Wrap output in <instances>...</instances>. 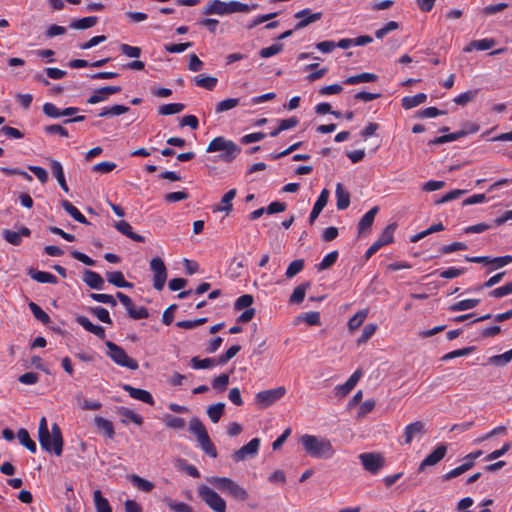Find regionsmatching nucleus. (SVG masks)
Listing matches in <instances>:
<instances>
[{"label":"nucleus","mask_w":512,"mask_h":512,"mask_svg":"<svg viewBox=\"0 0 512 512\" xmlns=\"http://www.w3.org/2000/svg\"><path fill=\"white\" fill-rule=\"evenodd\" d=\"M38 440L41 448L48 452L60 456L63 452V436L58 424L54 423L51 427V433L48 429L46 417H42L39 422Z\"/></svg>","instance_id":"obj_1"},{"label":"nucleus","mask_w":512,"mask_h":512,"mask_svg":"<svg viewBox=\"0 0 512 512\" xmlns=\"http://www.w3.org/2000/svg\"><path fill=\"white\" fill-rule=\"evenodd\" d=\"M305 452L316 459H330L335 454L331 441L325 437L305 434L300 438Z\"/></svg>","instance_id":"obj_2"},{"label":"nucleus","mask_w":512,"mask_h":512,"mask_svg":"<svg viewBox=\"0 0 512 512\" xmlns=\"http://www.w3.org/2000/svg\"><path fill=\"white\" fill-rule=\"evenodd\" d=\"M256 8V4L249 6L248 4L239 1L224 2L221 0H212L203 7V14L223 16L233 13H248L252 9Z\"/></svg>","instance_id":"obj_3"},{"label":"nucleus","mask_w":512,"mask_h":512,"mask_svg":"<svg viewBox=\"0 0 512 512\" xmlns=\"http://www.w3.org/2000/svg\"><path fill=\"white\" fill-rule=\"evenodd\" d=\"M208 483L226 493L238 501H246L249 498L247 490L228 477L212 476L207 478Z\"/></svg>","instance_id":"obj_4"},{"label":"nucleus","mask_w":512,"mask_h":512,"mask_svg":"<svg viewBox=\"0 0 512 512\" xmlns=\"http://www.w3.org/2000/svg\"><path fill=\"white\" fill-rule=\"evenodd\" d=\"M221 152L220 158L224 162H232L241 152V148L232 140L223 136L215 137L210 141L206 148V152Z\"/></svg>","instance_id":"obj_5"},{"label":"nucleus","mask_w":512,"mask_h":512,"mask_svg":"<svg viewBox=\"0 0 512 512\" xmlns=\"http://www.w3.org/2000/svg\"><path fill=\"white\" fill-rule=\"evenodd\" d=\"M189 431L196 436L200 447L207 455L212 458L217 457L216 448L212 443L204 424L199 418L194 417L190 420Z\"/></svg>","instance_id":"obj_6"},{"label":"nucleus","mask_w":512,"mask_h":512,"mask_svg":"<svg viewBox=\"0 0 512 512\" xmlns=\"http://www.w3.org/2000/svg\"><path fill=\"white\" fill-rule=\"evenodd\" d=\"M105 344L108 348L107 355L115 364L130 370H137L139 368L138 362L135 359L129 357L122 347L111 341H106Z\"/></svg>","instance_id":"obj_7"},{"label":"nucleus","mask_w":512,"mask_h":512,"mask_svg":"<svg viewBox=\"0 0 512 512\" xmlns=\"http://www.w3.org/2000/svg\"><path fill=\"white\" fill-rule=\"evenodd\" d=\"M198 496L214 512H226L225 500L209 486H198Z\"/></svg>","instance_id":"obj_8"},{"label":"nucleus","mask_w":512,"mask_h":512,"mask_svg":"<svg viewBox=\"0 0 512 512\" xmlns=\"http://www.w3.org/2000/svg\"><path fill=\"white\" fill-rule=\"evenodd\" d=\"M363 468L372 475L378 474L385 466V458L376 452H364L358 456Z\"/></svg>","instance_id":"obj_9"},{"label":"nucleus","mask_w":512,"mask_h":512,"mask_svg":"<svg viewBox=\"0 0 512 512\" xmlns=\"http://www.w3.org/2000/svg\"><path fill=\"white\" fill-rule=\"evenodd\" d=\"M150 269L153 272V287L161 291L167 280V269L164 261L160 257L152 258L150 261Z\"/></svg>","instance_id":"obj_10"},{"label":"nucleus","mask_w":512,"mask_h":512,"mask_svg":"<svg viewBox=\"0 0 512 512\" xmlns=\"http://www.w3.org/2000/svg\"><path fill=\"white\" fill-rule=\"evenodd\" d=\"M285 393L286 389L284 387H277L274 389L261 391L256 394L255 402L260 407L267 408L274 404L277 400L281 399Z\"/></svg>","instance_id":"obj_11"},{"label":"nucleus","mask_w":512,"mask_h":512,"mask_svg":"<svg viewBox=\"0 0 512 512\" xmlns=\"http://www.w3.org/2000/svg\"><path fill=\"white\" fill-rule=\"evenodd\" d=\"M260 446V439L253 438L247 444L242 446L240 449L235 451L232 455V458L235 462H240L245 460L248 457H253L258 453Z\"/></svg>","instance_id":"obj_12"},{"label":"nucleus","mask_w":512,"mask_h":512,"mask_svg":"<svg viewBox=\"0 0 512 512\" xmlns=\"http://www.w3.org/2000/svg\"><path fill=\"white\" fill-rule=\"evenodd\" d=\"M447 453V446L439 444L419 465L418 471L423 472L427 466L439 463Z\"/></svg>","instance_id":"obj_13"},{"label":"nucleus","mask_w":512,"mask_h":512,"mask_svg":"<svg viewBox=\"0 0 512 512\" xmlns=\"http://www.w3.org/2000/svg\"><path fill=\"white\" fill-rule=\"evenodd\" d=\"M120 91H121L120 86L101 87V88L95 90V92L87 99V103L94 105V104H97L100 102H104V101L108 100L110 95L119 93Z\"/></svg>","instance_id":"obj_14"},{"label":"nucleus","mask_w":512,"mask_h":512,"mask_svg":"<svg viewBox=\"0 0 512 512\" xmlns=\"http://www.w3.org/2000/svg\"><path fill=\"white\" fill-rule=\"evenodd\" d=\"M295 18L300 21L295 25V30H299L305 28L309 24L316 22L322 18L321 12L312 13L311 9L305 8L303 10L298 11L295 15Z\"/></svg>","instance_id":"obj_15"},{"label":"nucleus","mask_w":512,"mask_h":512,"mask_svg":"<svg viewBox=\"0 0 512 512\" xmlns=\"http://www.w3.org/2000/svg\"><path fill=\"white\" fill-rule=\"evenodd\" d=\"M123 389L128 392L129 396L133 399L139 400L143 403L153 406L155 404L154 398L147 390L135 388L131 385L125 384Z\"/></svg>","instance_id":"obj_16"},{"label":"nucleus","mask_w":512,"mask_h":512,"mask_svg":"<svg viewBox=\"0 0 512 512\" xmlns=\"http://www.w3.org/2000/svg\"><path fill=\"white\" fill-rule=\"evenodd\" d=\"M76 322L81 325L86 331L94 334L99 339H105V329L100 325L93 324L86 316H78Z\"/></svg>","instance_id":"obj_17"},{"label":"nucleus","mask_w":512,"mask_h":512,"mask_svg":"<svg viewBox=\"0 0 512 512\" xmlns=\"http://www.w3.org/2000/svg\"><path fill=\"white\" fill-rule=\"evenodd\" d=\"M49 164H50L51 172H52L53 176L57 179L61 189L64 192L68 193L69 188L66 183L65 174H64L62 164L58 160H55V159H49Z\"/></svg>","instance_id":"obj_18"},{"label":"nucleus","mask_w":512,"mask_h":512,"mask_svg":"<svg viewBox=\"0 0 512 512\" xmlns=\"http://www.w3.org/2000/svg\"><path fill=\"white\" fill-rule=\"evenodd\" d=\"M114 227L119 233L125 235L135 242L144 243L146 241L144 236L132 231V226L127 221L121 220L116 222Z\"/></svg>","instance_id":"obj_19"},{"label":"nucleus","mask_w":512,"mask_h":512,"mask_svg":"<svg viewBox=\"0 0 512 512\" xmlns=\"http://www.w3.org/2000/svg\"><path fill=\"white\" fill-rule=\"evenodd\" d=\"M329 199V191L327 189H323L318 196V199L314 203V206L312 208V211L309 216V223L313 224L314 221L317 219L323 208L327 205Z\"/></svg>","instance_id":"obj_20"},{"label":"nucleus","mask_w":512,"mask_h":512,"mask_svg":"<svg viewBox=\"0 0 512 512\" xmlns=\"http://www.w3.org/2000/svg\"><path fill=\"white\" fill-rule=\"evenodd\" d=\"M237 191L235 188L227 191L221 198L220 204L213 208V212H226L229 214L233 208L232 201L235 198Z\"/></svg>","instance_id":"obj_21"},{"label":"nucleus","mask_w":512,"mask_h":512,"mask_svg":"<svg viewBox=\"0 0 512 512\" xmlns=\"http://www.w3.org/2000/svg\"><path fill=\"white\" fill-rule=\"evenodd\" d=\"M361 376L362 371L357 369L344 384L337 385L336 390L338 395L346 396L356 386Z\"/></svg>","instance_id":"obj_22"},{"label":"nucleus","mask_w":512,"mask_h":512,"mask_svg":"<svg viewBox=\"0 0 512 512\" xmlns=\"http://www.w3.org/2000/svg\"><path fill=\"white\" fill-rule=\"evenodd\" d=\"M496 45L494 38H483L471 41L463 50L464 52H471L472 50L484 51L493 48Z\"/></svg>","instance_id":"obj_23"},{"label":"nucleus","mask_w":512,"mask_h":512,"mask_svg":"<svg viewBox=\"0 0 512 512\" xmlns=\"http://www.w3.org/2000/svg\"><path fill=\"white\" fill-rule=\"evenodd\" d=\"M83 281L92 289L101 290L104 285V280L101 275L92 270H85L83 274Z\"/></svg>","instance_id":"obj_24"},{"label":"nucleus","mask_w":512,"mask_h":512,"mask_svg":"<svg viewBox=\"0 0 512 512\" xmlns=\"http://www.w3.org/2000/svg\"><path fill=\"white\" fill-rule=\"evenodd\" d=\"M424 433V423L416 421L408 424L404 429L405 444H410L416 435Z\"/></svg>","instance_id":"obj_25"},{"label":"nucleus","mask_w":512,"mask_h":512,"mask_svg":"<svg viewBox=\"0 0 512 512\" xmlns=\"http://www.w3.org/2000/svg\"><path fill=\"white\" fill-rule=\"evenodd\" d=\"M378 76L374 73L363 72L357 75L349 76L344 80L346 85H356L360 83L376 82Z\"/></svg>","instance_id":"obj_26"},{"label":"nucleus","mask_w":512,"mask_h":512,"mask_svg":"<svg viewBox=\"0 0 512 512\" xmlns=\"http://www.w3.org/2000/svg\"><path fill=\"white\" fill-rule=\"evenodd\" d=\"M61 206L77 222H79L81 224H86V225L89 224L87 218L70 201L62 200Z\"/></svg>","instance_id":"obj_27"},{"label":"nucleus","mask_w":512,"mask_h":512,"mask_svg":"<svg viewBox=\"0 0 512 512\" xmlns=\"http://www.w3.org/2000/svg\"><path fill=\"white\" fill-rule=\"evenodd\" d=\"M336 206L338 210H344L350 205V194L344 190V187L341 183L336 185Z\"/></svg>","instance_id":"obj_28"},{"label":"nucleus","mask_w":512,"mask_h":512,"mask_svg":"<svg viewBox=\"0 0 512 512\" xmlns=\"http://www.w3.org/2000/svg\"><path fill=\"white\" fill-rule=\"evenodd\" d=\"M94 424L97 427V429L103 431L104 435L107 438L113 439V437L115 435V430H114L113 423L110 420L100 417V416H97L94 418Z\"/></svg>","instance_id":"obj_29"},{"label":"nucleus","mask_w":512,"mask_h":512,"mask_svg":"<svg viewBox=\"0 0 512 512\" xmlns=\"http://www.w3.org/2000/svg\"><path fill=\"white\" fill-rule=\"evenodd\" d=\"M193 82L198 87L204 88L208 91H212L216 87L218 79L213 76L199 74L193 78Z\"/></svg>","instance_id":"obj_30"},{"label":"nucleus","mask_w":512,"mask_h":512,"mask_svg":"<svg viewBox=\"0 0 512 512\" xmlns=\"http://www.w3.org/2000/svg\"><path fill=\"white\" fill-rule=\"evenodd\" d=\"M378 211L379 208L375 206L362 216L357 226L359 233L364 232L365 230L369 229L372 226Z\"/></svg>","instance_id":"obj_31"},{"label":"nucleus","mask_w":512,"mask_h":512,"mask_svg":"<svg viewBox=\"0 0 512 512\" xmlns=\"http://www.w3.org/2000/svg\"><path fill=\"white\" fill-rule=\"evenodd\" d=\"M106 277L109 283L118 288H133V284L125 280L121 271L109 272Z\"/></svg>","instance_id":"obj_32"},{"label":"nucleus","mask_w":512,"mask_h":512,"mask_svg":"<svg viewBox=\"0 0 512 512\" xmlns=\"http://www.w3.org/2000/svg\"><path fill=\"white\" fill-rule=\"evenodd\" d=\"M30 277L39 283L57 284L58 279L55 275L46 271L30 270Z\"/></svg>","instance_id":"obj_33"},{"label":"nucleus","mask_w":512,"mask_h":512,"mask_svg":"<svg viewBox=\"0 0 512 512\" xmlns=\"http://www.w3.org/2000/svg\"><path fill=\"white\" fill-rule=\"evenodd\" d=\"M93 501L96 512H112L109 501L102 495L100 490L93 492Z\"/></svg>","instance_id":"obj_34"},{"label":"nucleus","mask_w":512,"mask_h":512,"mask_svg":"<svg viewBox=\"0 0 512 512\" xmlns=\"http://www.w3.org/2000/svg\"><path fill=\"white\" fill-rule=\"evenodd\" d=\"M130 110L128 106L115 104L111 107H103L98 113L99 117H114L127 113Z\"/></svg>","instance_id":"obj_35"},{"label":"nucleus","mask_w":512,"mask_h":512,"mask_svg":"<svg viewBox=\"0 0 512 512\" xmlns=\"http://www.w3.org/2000/svg\"><path fill=\"white\" fill-rule=\"evenodd\" d=\"M98 22L97 16H88L80 19H75L70 23V28L77 30H84L95 26Z\"/></svg>","instance_id":"obj_36"},{"label":"nucleus","mask_w":512,"mask_h":512,"mask_svg":"<svg viewBox=\"0 0 512 512\" xmlns=\"http://www.w3.org/2000/svg\"><path fill=\"white\" fill-rule=\"evenodd\" d=\"M426 100L427 95L425 93H418L413 96H405L402 98V107L404 109H412L424 103Z\"/></svg>","instance_id":"obj_37"},{"label":"nucleus","mask_w":512,"mask_h":512,"mask_svg":"<svg viewBox=\"0 0 512 512\" xmlns=\"http://www.w3.org/2000/svg\"><path fill=\"white\" fill-rule=\"evenodd\" d=\"M17 438L24 447H26L31 453H36V443L30 438L28 431L25 428H20L17 433Z\"/></svg>","instance_id":"obj_38"},{"label":"nucleus","mask_w":512,"mask_h":512,"mask_svg":"<svg viewBox=\"0 0 512 512\" xmlns=\"http://www.w3.org/2000/svg\"><path fill=\"white\" fill-rule=\"evenodd\" d=\"M310 282H304L300 285H298L297 287H295V289L293 290L290 298H289V302L292 303V304H299L301 303L304 298H305V295H306V290L310 287Z\"/></svg>","instance_id":"obj_39"},{"label":"nucleus","mask_w":512,"mask_h":512,"mask_svg":"<svg viewBox=\"0 0 512 512\" xmlns=\"http://www.w3.org/2000/svg\"><path fill=\"white\" fill-rule=\"evenodd\" d=\"M462 137H465V133L460 130V131H457V132H454V133H450V134H446V135H442V136H439V137H436L432 140L429 141V145H440V144H444V143H447V142H452V141H456Z\"/></svg>","instance_id":"obj_40"},{"label":"nucleus","mask_w":512,"mask_h":512,"mask_svg":"<svg viewBox=\"0 0 512 512\" xmlns=\"http://www.w3.org/2000/svg\"><path fill=\"white\" fill-rule=\"evenodd\" d=\"M225 411V404L222 402H218L216 404L210 405L207 409V415L209 419L213 423H217Z\"/></svg>","instance_id":"obj_41"},{"label":"nucleus","mask_w":512,"mask_h":512,"mask_svg":"<svg viewBox=\"0 0 512 512\" xmlns=\"http://www.w3.org/2000/svg\"><path fill=\"white\" fill-rule=\"evenodd\" d=\"M216 365H218L217 359L214 358L200 359L199 357L195 356L190 360V366L193 369H208Z\"/></svg>","instance_id":"obj_42"},{"label":"nucleus","mask_w":512,"mask_h":512,"mask_svg":"<svg viewBox=\"0 0 512 512\" xmlns=\"http://www.w3.org/2000/svg\"><path fill=\"white\" fill-rule=\"evenodd\" d=\"M480 303V299H465L461 300L449 307L452 312L466 311L475 308Z\"/></svg>","instance_id":"obj_43"},{"label":"nucleus","mask_w":512,"mask_h":512,"mask_svg":"<svg viewBox=\"0 0 512 512\" xmlns=\"http://www.w3.org/2000/svg\"><path fill=\"white\" fill-rule=\"evenodd\" d=\"M185 109V105L182 103H168L163 104L159 107L158 113L163 116L178 114Z\"/></svg>","instance_id":"obj_44"},{"label":"nucleus","mask_w":512,"mask_h":512,"mask_svg":"<svg viewBox=\"0 0 512 512\" xmlns=\"http://www.w3.org/2000/svg\"><path fill=\"white\" fill-rule=\"evenodd\" d=\"M395 230H396V224L395 223L389 224L383 230V232L381 233V235L377 239V242H379L382 247L392 243L393 240H394V232H395Z\"/></svg>","instance_id":"obj_45"},{"label":"nucleus","mask_w":512,"mask_h":512,"mask_svg":"<svg viewBox=\"0 0 512 512\" xmlns=\"http://www.w3.org/2000/svg\"><path fill=\"white\" fill-rule=\"evenodd\" d=\"M512 360V348L502 354L494 355L489 358L488 362L492 365L503 367Z\"/></svg>","instance_id":"obj_46"},{"label":"nucleus","mask_w":512,"mask_h":512,"mask_svg":"<svg viewBox=\"0 0 512 512\" xmlns=\"http://www.w3.org/2000/svg\"><path fill=\"white\" fill-rule=\"evenodd\" d=\"M129 479L132 484L141 491L150 492L154 488V484L151 481H148L136 474H132Z\"/></svg>","instance_id":"obj_47"},{"label":"nucleus","mask_w":512,"mask_h":512,"mask_svg":"<svg viewBox=\"0 0 512 512\" xmlns=\"http://www.w3.org/2000/svg\"><path fill=\"white\" fill-rule=\"evenodd\" d=\"M28 306L33 316L41 323L48 324L50 322L49 315L38 304L30 302Z\"/></svg>","instance_id":"obj_48"},{"label":"nucleus","mask_w":512,"mask_h":512,"mask_svg":"<svg viewBox=\"0 0 512 512\" xmlns=\"http://www.w3.org/2000/svg\"><path fill=\"white\" fill-rule=\"evenodd\" d=\"M338 251H332L324 256L322 261L316 265L318 271H323L335 264L338 259Z\"/></svg>","instance_id":"obj_49"},{"label":"nucleus","mask_w":512,"mask_h":512,"mask_svg":"<svg viewBox=\"0 0 512 512\" xmlns=\"http://www.w3.org/2000/svg\"><path fill=\"white\" fill-rule=\"evenodd\" d=\"M239 102H240L239 98H227L225 100H222L217 103V105L215 107V112L222 113V112L231 110V109L235 108L236 106H238Z\"/></svg>","instance_id":"obj_50"},{"label":"nucleus","mask_w":512,"mask_h":512,"mask_svg":"<svg viewBox=\"0 0 512 512\" xmlns=\"http://www.w3.org/2000/svg\"><path fill=\"white\" fill-rule=\"evenodd\" d=\"M478 94V90H468L464 93L459 94L453 99V102L457 105L465 106L469 102L473 101Z\"/></svg>","instance_id":"obj_51"},{"label":"nucleus","mask_w":512,"mask_h":512,"mask_svg":"<svg viewBox=\"0 0 512 512\" xmlns=\"http://www.w3.org/2000/svg\"><path fill=\"white\" fill-rule=\"evenodd\" d=\"M367 317V311L366 310H360L358 311L354 316H352L348 321V328L351 331H354L358 329L364 322V320Z\"/></svg>","instance_id":"obj_52"},{"label":"nucleus","mask_w":512,"mask_h":512,"mask_svg":"<svg viewBox=\"0 0 512 512\" xmlns=\"http://www.w3.org/2000/svg\"><path fill=\"white\" fill-rule=\"evenodd\" d=\"M304 268V260L303 259H297L292 261L289 266L286 269L285 276L288 279L293 278L297 274H299Z\"/></svg>","instance_id":"obj_53"},{"label":"nucleus","mask_w":512,"mask_h":512,"mask_svg":"<svg viewBox=\"0 0 512 512\" xmlns=\"http://www.w3.org/2000/svg\"><path fill=\"white\" fill-rule=\"evenodd\" d=\"M472 468L471 462H464L462 465L448 471L446 474L443 475L444 480H450L452 478L458 477L461 474L465 473L469 469Z\"/></svg>","instance_id":"obj_54"},{"label":"nucleus","mask_w":512,"mask_h":512,"mask_svg":"<svg viewBox=\"0 0 512 512\" xmlns=\"http://www.w3.org/2000/svg\"><path fill=\"white\" fill-rule=\"evenodd\" d=\"M512 262V255H505L500 257H491L490 256V265L492 266L488 272H491L494 269L502 268Z\"/></svg>","instance_id":"obj_55"},{"label":"nucleus","mask_w":512,"mask_h":512,"mask_svg":"<svg viewBox=\"0 0 512 512\" xmlns=\"http://www.w3.org/2000/svg\"><path fill=\"white\" fill-rule=\"evenodd\" d=\"M284 45L282 43H274L269 47L262 48L259 51V55L262 58H270L280 53L283 50Z\"/></svg>","instance_id":"obj_56"},{"label":"nucleus","mask_w":512,"mask_h":512,"mask_svg":"<svg viewBox=\"0 0 512 512\" xmlns=\"http://www.w3.org/2000/svg\"><path fill=\"white\" fill-rule=\"evenodd\" d=\"M254 298L250 294H244L238 297L235 301L234 308L237 311L242 309L251 308L250 306L253 304Z\"/></svg>","instance_id":"obj_57"},{"label":"nucleus","mask_w":512,"mask_h":512,"mask_svg":"<svg viewBox=\"0 0 512 512\" xmlns=\"http://www.w3.org/2000/svg\"><path fill=\"white\" fill-rule=\"evenodd\" d=\"M119 413L125 417L126 419L130 420L134 424L140 426L143 423V418L141 415L135 413L133 410L125 407H121L119 409Z\"/></svg>","instance_id":"obj_58"},{"label":"nucleus","mask_w":512,"mask_h":512,"mask_svg":"<svg viewBox=\"0 0 512 512\" xmlns=\"http://www.w3.org/2000/svg\"><path fill=\"white\" fill-rule=\"evenodd\" d=\"M164 502L174 512H193L192 508L184 502H174L171 498H166Z\"/></svg>","instance_id":"obj_59"},{"label":"nucleus","mask_w":512,"mask_h":512,"mask_svg":"<svg viewBox=\"0 0 512 512\" xmlns=\"http://www.w3.org/2000/svg\"><path fill=\"white\" fill-rule=\"evenodd\" d=\"M91 312L95 315L101 322L111 325L112 319L108 310L101 306H96L91 308Z\"/></svg>","instance_id":"obj_60"},{"label":"nucleus","mask_w":512,"mask_h":512,"mask_svg":"<svg viewBox=\"0 0 512 512\" xmlns=\"http://www.w3.org/2000/svg\"><path fill=\"white\" fill-rule=\"evenodd\" d=\"M241 350L240 345H232L224 354L217 358V364L223 365L231 360Z\"/></svg>","instance_id":"obj_61"},{"label":"nucleus","mask_w":512,"mask_h":512,"mask_svg":"<svg viewBox=\"0 0 512 512\" xmlns=\"http://www.w3.org/2000/svg\"><path fill=\"white\" fill-rule=\"evenodd\" d=\"M119 49L125 56L130 58H138L141 55V48L137 46L122 43L120 44Z\"/></svg>","instance_id":"obj_62"},{"label":"nucleus","mask_w":512,"mask_h":512,"mask_svg":"<svg viewBox=\"0 0 512 512\" xmlns=\"http://www.w3.org/2000/svg\"><path fill=\"white\" fill-rule=\"evenodd\" d=\"M228 383H229V375L223 373V374H220L219 376L215 377L212 380V387L215 390L222 392V391L226 390Z\"/></svg>","instance_id":"obj_63"},{"label":"nucleus","mask_w":512,"mask_h":512,"mask_svg":"<svg viewBox=\"0 0 512 512\" xmlns=\"http://www.w3.org/2000/svg\"><path fill=\"white\" fill-rule=\"evenodd\" d=\"M509 294H512V282L506 283L501 287L495 288L489 293V295L494 298H502Z\"/></svg>","instance_id":"obj_64"}]
</instances>
